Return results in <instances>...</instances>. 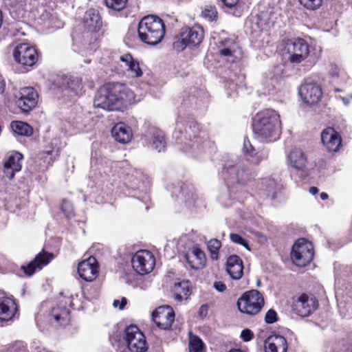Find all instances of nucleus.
Masks as SVG:
<instances>
[{"instance_id": "50", "label": "nucleus", "mask_w": 352, "mask_h": 352, "mask_svg": "<svg viewBox=\"0 0 352 352\" xmlns=\"http://www.w3.org/2000/svg\"><path fill=\"white\" fill-rule=\"evenodd\" d=\"M268 188H269V194L272 192V197H274V191L272 192V190L275 188V182L274 181H270V183L268 184Z\"/></svg>"}, {"instance_id": "6", "label": "nucleus", "mask_w": 352, "mask_h": 352, "mask_svg": "<svg viewBox=\"0 0 352 352\" xmlns=\"http://www.w3.org/2000/svg\"><path fill=\"white\" fill-rule=\"evenodd\" d=\"M314 257L312 244L305 239H298L294 245L291 252L293 263L298 267H305Z\"/></svg>"}, {"instance_id": "42", "label": "nucleus", "mask_w": 352, "mask_h": 352, "mask_svg": "<svg viewBox=\"0 0 352 352\" xmlns=\"http://www.w3.org/2000/svg\"><path fill=\"white\" fill-rule=\"evenodd\" d=\"M243 263L241 258L237 255H232L229 256L226 262V267L230 266H235L236 264Z\"/></svg>"}, {"instance_id": "22", "label": "nucleus", "mask_w": 352, "mask_h": 352, "mask_svg": "<svg viewBox=\"0 0 352 352\" xmlns=\"http://www.w3.org/2000/svg\"><path fill=\"white\" fill-rule=\"evenodd\" d=\"M16 311L17 307L13 299L5 296L0 298V320H11Z\"/></svg>"}, {"instance_id": "38", "label": "nucleus", "mask_w": 352, "mask_h": 352, "mask_svg": "<svg viewBox=\"0 0 352 352\" xmlns=\"http://www.w3.org/2000/svg\"><path fill=\"white\" fill-rule=\"evenodd\" d=\"M299 2L305 8L315 10L321 6L322 0H299Z\"/></svg>"}, {"instance_id": "7", "label": "nucleus", "mask_w": 352, "mask_h": 352, "mask_svg": "<svg viewBox=\"0 0 352 352\" xmlns=\"http://www.w3.org/2000/svg\"><path fill=\"white\" fill-rule=\"evenodd\" d=\"M285 50L289 54V60L293 63H300L305 60L309 54L307 43L302 38H294L287 41Z\"/></svg>"}, {"instance_id": "13", "label": "nucleus", "mask_w": 352, "mask_h": 352, "mask_svg": "<svg viewBox=\"0 0 352 352\" xmlns=\"http://www.w3.org/2000/svg\"><path fill=\"white\" fill-rule=\"evenodd\" d=\"M299 95L304 102L314 104L322 98V91L320 85L313 82H306L299 89Z\"/></svg>"}, {"instance_id": "18", "label": "nucleus", "mask_w": 352, "mask_h": 352, "mask_svg": "<svg viewBox=\"0 0 352 352\" xmlns=\"http://www.w3.org/2000/svg\"><path fill=\"white\" fill-rule=\"evenodd\" d=\"M217 48L219 54L227 61L230 63L235 61V54L239 50V45L234 39L227 38L221 40L219 42Z\"/></svg>"}, {"instance_id": "17", "label": "nucleus", "mask_w": 352, "mask_h": 352, "mask_svg": "<svg viewBox=\"0 0 352 352\" xmlns=\"http://www.w3.org/2000/svg\"><path fill=\"white\" fill-rule=\"evenodd\" d=\"M54 257L53 254L42 251L27 266H22L21 268L26 275L30 276L36 270H41L47 265Z\"/></svg>"}, {"instance_id": "8", "label": "nucleus", "mask_w": 352, "mask_h": 352, "mask_svg": "<svg viewBox=\"0 0 352 352\" xmlns=\"http://www.w3.org/2000/svg\"><path fill=\"white\" fill-rule=\"evenodd\" d=\"M124 339L131 352H145L148 349L144 334L135 325L126 327L124 331Z\"/></svg>"}, {"instance_id": "2", "label": "nucleus", "mask_w": 352, "mask_h": 352, "mask_svg": "<svg viewBox=\"0 0 352 352\" xmlns=\"http://www.w3.org/2000/svg\"><path fill=\"white\" fill-rule=\"evenodd\" d=\"M279 115L274 110L267 109L258 116L253 124L254 133L261 140L272 142L277 140L280 133Z\"/></svg>"}, {"instance_id": "30", "label": "nucleus", "mask_w": 352, "mask_h": 352, "mask_svg": "<svg viewBox=\"0 0 352 352\" xmlns=\"http://www.w3.org/2000/svg\"><path fill=\"white\" fill-rule=\"evenodd\" d=\"M10 127L15 134L21 136L30 137L33 134L32 127L22 121H12Z\"/></svg>"}, {"instance_id": "33", "label": "nucleus", "mask_w": 352, "mask_h": 352, "mask_svg": "<svg viewBox=\"0 0 352 352\" xmlns=\"http://www.w3.org/2000/svg\"><path fill=\"white\" fill-rule=\"evenodd\" d=\"M201 15L209 21H216L218 17L217 10L214 6L206 5L201 12Z\"/></svg>"}, {"instance_id": "46", "label": "nucleus", "mask_w": 352, "mask_h": 352, "mask_svg": "<svg viewBox=\"0 0 352 352\" xmlns=\"http://www.w3.org/2000/svg\"><path fill=\"white\" fill-rule=\"evenodd\" d=\"M340 73V69L336 65L331 64L329 69V74L332 77H338Z\"/></svg>"}, {"instance_id": "14", "label": "nucleus", "mask_w": 352, "mask_h": 352, "mask_svg": "<svg viewBox=\"0 0 352 352\" xmlns=\"http://www.w3.org/2000/svg\"><path fill=\"white\" fill-rule=\"evenodd\" d=\"M153 320L162 329H168L175 320V314L169 306L159 307L153 313Z\"/></svg>"}, {"instance_id": "49", "label": "nucleus", "mask_w": 352, "mask_h": 352, "mask_svg": "<svg viewBox=\"0 0 352 352\" xmlns=\"http://www.w3.org/2000/svg\"><path fill=\"white\" fill-rule=\"evenodd\" d=\"M208 307L207 305H202L199 309V316L201 318H204L207 316Z\"/></svg>"}, {"instance_id": "53", "label": "nucleus", "mask_w": 352, "mask_h": 352, "mask_svg": "<svg viewBox=\"0 0 352 352\" xmlns=\"http://www.w3.org/2000/svg\"><path fill=\"white\" fill-rule=\"evenodd\" d=\"M228 352H244L243 351L239 349H233L230 350Z\"/></svg>"}, {"instance_id": "4", "label": "nucleus", "mask_w": 352, "mask_h": 352, "mask_svg": "<svg viewBox=\"0 0 352 352\" xmlns=\"http://www.w3.org/2000/svg\"><path fill=\"white\" fill-rule=\"evenodd\" d=\"M204 38V30L200 25L185 27L182 29L176 40L173 43V48L183 51L186 47L192 49L199 46Z\"/></svg>"}, {"instance_id": "47", "label": "nucleus", "mask_w": 352, "mask_h": 352, "mask_svg": "<svg viewBox=\"0 0 352 352\" xmlns=\"http://www.w3.org/2000/svg\"><path fill=\"white\" fill-rule=\"evenodd\" d=\"M225 6L232 8L236 6L239 0H220Z\"/></svg>"}, {"instance_id": "25", "label": "nucleus", "mask_w": 352, "mask_h": 352, "mask_svg": "<svg viewBox=\"0 0 352 352\" xmlns=\"http://www.w3.org/2000/svg\"><path fill=\"white\" fill-rule=\"evenodd\" d=\"M120 61L124 64L122 65L126 68L129 75L133 78L141 77L143 74L142 69L140 67L139 62L135 60L129 54H126L121 56Z\"/></svg>"}, {"instance_id": "16", "label": "nucleus", "mask_w": 352, "mask_h": 352, "mask_svg": "<svg viewBox=\"0 0 352 352\" xmlns=\"http://www.w3.org/2000/svg\"><path fill=\"white\" fill-rule=\"evenodd\" d=\"M323 145L329 152H336L342 145L339 133L332 127H327L321 133Z\"/></svg>"}, {"instance_id": "51", "label": "nucleus", "mask_w": 352, "mask_h": 352, "mask_svg": "<svg viewBox=\"0 0 352 352\" xmlns=\"http://www.w3.org/2000/svg\"><path fill=\"white\" fill-rule=\"evenodd\" d=\"M309 192L310 194L314 195H316L318 192V188H316L315 186H312V187L309 188Z\"/></svg>"}, {"instance_id": "10", "label": "nucleus", "mask_w": 352, "mask_h": 352, "mask_svg": "<svg viewBox=\"0 0 352 352\" xmlns=\"http://www.w3.org/2000/svg\"><path fill=\"white\" fill-rule=\"evenodd\" d=\"M13 55L18 63L25 66H32L38 60L36 49L28 43L18 45L14 49Z\"/></svg>"}, {"instance_id": "44", "label": "nucleus", "mask_w": 352, "mask_h": 352, "mask_svg": "<svg viewBox=\"0 0 352 352\" xmlns=\"http://www.w3.org/2000/svg\"><path fill=\"white\" fill-rule=\"evenodd\" d=\"M243 149L244 151L250 155L254 154V148L250 144L248 140L244 139L243 142Z\"/></svg>"}, {"instance_id": "1", "label": "nucleus", "mask_w": 352, "mask_h": 352, "mask_svg": "<svg viewBox=\"0 0 352 352\" xmlns=\"http://www.w3.org/2000/svg\"><path fill=\"white\" fill-rule=\"evenodd\" d=\"M134 100V93L125 85L119 82L107 83L98 90L94 105L109 111H123Z\"/></svg>"}, {"instance_id": "9", "label": "nucleus", "mask_w": 352, "mask_h": 352, "mask_svg": "<svg viewBox=\"0 0 352 352\" xmlns=\"http://www.w3.org/2000/svg\"><path fill=\"white\" fill-rule=\"evenodd\" d=\"M133 270L140 274L150 273L155 265L153 254L146 250L138 251L131 258Z\"/></svg>"}, {"instance_id": "39", "label": "nucleus", "mask_w": 352, "mask_h": 352, "mask_svg": "<svg viewBox=\"0 0 352 352\" xmlns=\"http://www.w3.org/2000/svg\"><path fill=\"white\" fill-rule=\"evenodd\" d=\"M230 239L232 242L236 243V244H239V245L245 247L247 250H250V248L247 241L244 239H243L239 234H235V233H232L230 235Z\"/></svg>"}, {"instance_id": "40", "label": "nucleus", "mask_w": 352, "mask_h": 352, "mask_svg": "<svg viewBox=\"0 0 352 352\" xmlns=\"http://www.w3.org/2000/svg\"><path fill=\"white\" fill-rule=\"evenodd\" d=\"M61 208L67 217H70L74 215L73 207L69 201H63Z\"/></svg>"}, {"instance_id": "26", "label": "nucleus", "mask_w": 352, "mask_h": 352, "mask_svg": "<svg viewBox=\"0 0 352 352\" xmlns=\"http://www.w3.org/2000/svg\"><path fill=\"white\" fill-rule=\"evenodd\" d=\"M148 138L150 139L151 146L158 152L163 151L166 147V141L164 133L157 129H151Z\"/></svg>"}, {"instance_id": "34", "label": "nucleus", "mask_w": 352, "mask_h": 352, "mask_svg": "<svg viewBox=\"0 0 352 352\" xmlns=\"http://www.w3.org/2000/svg\"><path fill=\"white\" fill-rule=\"evenodd\" d=\"M221 247L220 241L214 239H210L208 243V249L210 252V256L213 260H217L219 257V250Z\"/></svg>"}, {"instance_id": "19", "label": "nucleus", "mask_w": 352, "mask_h": 352, "mask_svg": "<svg viewBox=\"0 0 352 352\" xmlns=\"http://www.w3.org/2000/svg\"><path fill=\"white\" fill-rule=\"evenodd\" d=\"M111 134L115 140L121 144L129 143L133 137L131 127L124 122L117 123L112 128Z\"/></svg>"}, {"instance_id": "11", "label": "nucleus", "mask_w": 352, "mask_h": 352, "mask_svg": "<svg viewBox=\"0 0 352 352\" xmlns=\"http://www.w3.org/2000/svg\"><path fill=\"white\" fill-rule=\"evenodd\" d=\"M318 302L315 298L306 294L296 296L294 298L293 310L298 316L307 317L316 309Z\"/></svg>"}, {"instance_id": "5", "label": "nucleus", "mask_w": 352, "mask_h": 352, "mask_svg": "<svg viewBox=\"0 0 352 352\" xmlns=\"http://www.w3.org/2000/svg\"><path fill=\"white\" fill-rule=\"evenodd\" d=\"M263 305V296L256 289L245 292L237 300L239 310L241 313L251 316L260 312Z\"/></svg>"}, {"instance_id": "54", "label": "nucleus", "mask_w": 352, "mask_h": 352, "mask_svg": "<svg viewBox=\"0 0 352 352\" xmlns=\"http://www.w3.org/2000/svg\"><path fill=\"white\" fill-rule=\"evenodd\" d=\"M261 280H260V279H257V280H256V286H257V287H260V286H261Z\"/></svg>"}, {"instance_id": "36", "label": "nucleus", "mask_w": 352, "mask_h": 352, "mask_svg": "<svg viewBox=\"0 0 352 352\" xmlns=\"http://www.w3.org/2000/svg\"><path fill=\"white\" fill-rule=\"evenodd\" d=\"M128 0H104L106 6L116 11L123 10Z\"/></svg>"}, {"instance_id": "12", "label": "nucleus", "mask_w": 352, "mask_h": 352, "mask_svg": "<svg viewBox=\"0 0 352 352\" xmlns=\"http://www.w3.org/2000/svg\"><path fill=\"white\" fill-rule=\"evenodd\" d=\"M38 94L32 87L22 88L16 96V104L24 113L30 112L38 102Z\"/></svg>"}, {"instance_id": "3", "label": "nucleus", "mask_w": 352, "mask_h": 352, "mask_svg": "<svg viewBox=\"0 0 352 352\" xmlns=\"http://www.w3.org/2000/svg\"><path fill=\"white\" fill-rule=\"evenodd\" d=\"M140 39L150 45L160 43L164 37L166 28L163 20L156 15L143 17L138 24Z\"/></svg>"}, {"instance_id": "31", "label": "nucleus", "mask_w": 352, "mask_h": 352, "mask_svg": "<svg viewBox=\"0 0 352 352\" xmlns=\"http://www.w3.org/2000/svg\"><path fill=\"white\" fill-rule=\"evenodd\" d=\"M186 258L190 265L193 268H198L199 265H203L205 262V254L198 248L192 251L191 256L187 254Z\"/></svg>"}, {"instance_id": "35", "label": "nucleus", "mask_w": 352, "mask_h": 352, "mask_svg": "<svg viewBox=\"0 0 352 352\" xmlns=\"http://www.w3.org/2000/svg\"><path fill=\"white\" fill-rule=\"evenodd\" d=\"M243 263L226 267V271L232 279L239 280L243 276Z\"/></svg>"}, {"instance_id": "21", "label": "nucleus", "mask_w": 352, "mask_h": 352, "mask_svg": "<svg viewBox=\"0 0 352 352\" xmlns=\"http://www.w3.org/2000/svg\"><path fill=\"white\" fill-rule=\"evenodd\" d=\"M266 352H287V343L285 338L280 335L269 336L265 341Z\"/></svg>"}, {"instance_id": "24", "label": "nucleus", "mask_w": 352, "mask_h": 352, "mask_svg": "<svg viewBox=\"0 0 352 352\" xmlns=\"http://www.w3.org/2000/svg\"><path fill=\"white\" fill-rule=\"evenodd\" d=\"M287 160L289 165L298 170H304L307 165V157L300 148L292 149L287 155Z\"/></svg>"}, {"instance_id": "27", "label": "nucleus", "mask_w": 352, "mask_h": 352, "mask_svg": "<svg viewBox=\"0 0 352 352\" xmlns=\"http://www.w3.org/2000/svg\"><path fill=\"white\" fill-rule=\"evenodd\" d=\"M50 316L51 317V322H52V320H54L57 326L66 325L70 320L69 311L65 307H56L52 308Z\"/></svg>"}, {"instance_id": "20", "label": "nucleus", "mask_w": 352, "mask_h": 352, "mask_svg": "<svg viewBox=\"0 0 352 352\" xmlns=\"http://www.w3.org/2000/svg\"><path fill=\"white\" fill-rule=\"evenodd\" d=\"M22 159V154L20 153H15L14 154L10 155L9 158L5 162L3 165V172L8 179H13L15 173L21 170L22 167L21 161Z\"/></svg>"}, {"instance_id": "41", "label": "nucleus", "mask_w": 352, "mask_h": 352, "mask_svg": "<svg viewBox=\"0 0 352 352\" xmlns=\"http://www.w3.org/2000/svg\"><path fill=\"white\" fill-rule=\"evenodd\" d=\"M265 321L267 324H273L277 321V314L274 309H270L267 311Z\"/></svg>"}, {"instance_id": "32", "label": "nucleus", "mask_w": 352, "mask_h": 352, "mask_svg": "<svg viewBox=\"0 0 352 352\" xmlns=\"http://www.w3.org/2000/svg\"><path fill=\"white\" fill-rule=\"evenodd\" d=\"M189 352H203L204 344L196 335L189 333Z\"/></svg>"}, {"instance_id": "29", "label": "nucleus", "mask_w": 352, "mask_h": 352, "mask_svg": "<svg viewBox=\"0 0 352 352\" xmlns=\"http://www.w3.org/2000/svg\"><path fill=\"white\" fill-rule=\"evenodd\" d=\"M190 282L188 280H183L176 283L174 285L175 298L179 302L187 299L190 295Z\"/></svg>"}, {"instance_id": "15", "label": "nucleus", "mask_w": 352, "mask_h": 352, "mask_svg": "<svg viewBox=\"0 0 352 352\" xmlns=\"http://www.w3.org/2000/svg\"><path fill=\"white\" fill-rule=\"evenodd\" d=\"M77 270L80 277L87 282L94 280L98 274V265L94 256L79 263Z\"/></svg>"}, {"instance_id": "52", "label": "nucleus", "mask_w": 352, "mask_h": 352, "mask_svg": "<svg viewBox=\"0 0 352 352\" xmlns=\"http://www.w3.org/2000/svg\"><path fill=\"white\" fill-rule=\"evenodd\" d=\"M328 197H329L328 194H327V193H326V192H322V193L320 194V198H321L322 200H326V199H328Z\"/></svg>"}, {"instance_id": "48", "label": "nucleus", "mask_w": 352, "mask_h": 352, "mask_svg": "<svg viewBox=\"0 0 352 352\" xmlns=\"http://www.w3.org/2000/svg\"><path fill=\"white\" fill-rule=\"evenodd\" d=\"M214 287L215 288V289L217 291L220 292H224L226 289V285L221 281L214 282Z\"/></svg>"}, {"instance_id": "45", "label": "nucleus", "mask_w": 352, "mask_h": 352, "mask_svg": "<svg viewBox=\"0 0 352 352\" xmlns=\"http://www.w3.org/2000/svg\"><path fill=\"white\" fill-rule=\"evenodd\" d=\"M126 302L127 300L126 298L123 297L121 301L119 300H114L113 305L114 307H118L120 309H122L126 305Z\"/></svg>"}, {"instance_id": "23", "label": "nucleus", "mask_w": 352, "mask_h": 352, "mask_svg": "<svg viewBox=\"0 0 352 352\" xmlns=\"http://www.w3.org/2000/svg\"><path fill=\"white\" fill-rule=\"evenodd\" d=\"M223 174H227L226 179L234 180L238 183L243 184L249 179V173L243 167L229 166L223 168Z\"/></svg>"}, {"instance_id": "43", "label": "nucleus", "mask_w": 352, "mask_h": 352, "mask_svg": "<svg viewBox=\"0 0 352 352\" xmlns=\"http://www.w3.org/2000/svg\"><path fill=\"white\" fill-rule=\"evenodd\" d=\"M254 334L250 329H244L241 331V337L245 342H248L253 338Z\"/></svg>"}, {"instance_id": "28", "label": "nucleus", "mask_w": 352, "mask_h": 352, "mask_svg": "<svg viewBox=\"0 0 352 352\" xmlns=\"http://www.w3.org/2000/svg\"><path fill=\"white\" fill-rule=\"evenodd\" d=\"M85 22L87 27L93 31L98 30L102 25V21L98 12L94 9H90L87 11L85 16Z\"/></svg>"}, {"instance_id": "37", "label": "nucleus", "mask_w": 352, "mask_h": 352, "mask_svg": "<svg viewBox=\"0 0 352 352\" xmlns=\"http://www.w3.org/2000/svg\"><path fill=\"white\" fill-rule=\"evenodd\" d=\"M68 87L72 90L75 94H78L82 89V80L77 77L72 78L68 82Z\"/></svg>"}]
</instances>
